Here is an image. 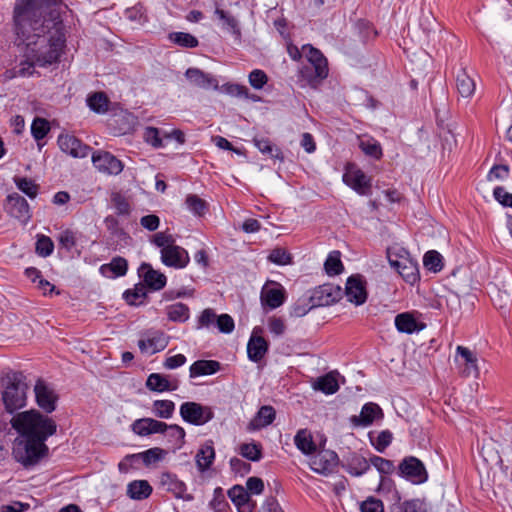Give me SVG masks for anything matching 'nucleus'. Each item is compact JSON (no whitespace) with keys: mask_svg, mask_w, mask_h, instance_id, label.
Listing matches in <instances>:
<instances>
[{"mask_svg":"<svg viewBox=\"0 0 512 512\" xmlns=\"http://www.w3.org/2000/svg\"><path fill=\"white\" fill-rule=\"evenodd\" d=\"M13 19L16 41L24 46V57L38 67L59 62L66 43L60 5L54 0H17Z\"/></svg>","mask_w":512,"mask_h":512,"instance_id":"f257e3e1","label":"nucleus"},{"mask_svg":"<svg viewBox=\"0 0 512 512\" xmlns=\"http://www.w3.org/2000/svg\"><path fill=\"white\" fill-rule=\"evenodd\" d=\"M10 423L18 434L26 435L44 443L57 431L56 422L36 409L16 413Z\"/></svg>","mask_w":512,"mask_h":512,"instance_id":"f03ea898","label":"nucleus"},{"mask_svg":"<svg viewBox=\"0 0 512 512\" xmlns=\"http://www.w3.org/2000/svg\"><path fill=\"white\" fill-rule=\"evenodd\" d=\"M48 452L46 443L26 435L18 434L13 442V458L25 468L37 465Z\"/></svg>","mask_w":512,"mask_h":512,"instance_id":"7ed1b4c3","label":"nucleus"},{"mask_svg":"<svg viewBox=\"0 0 512 512\" xmlns=\"http://www.w3.org/2000/svg\"><path fill=\"white\" fill-rule=\"evenodd\" d=\"M307 64L300 68V77L313 88H316L329 73L328 62L323 53L310 44L302 46Z\"/></svg>","mask_w":512,"mask_h":512,"instance_id":"20e7f679","label":"nucleus"},{"mask_svg":"<svg viewBox=\"0 0 512 512\" xmlns=\"http://www.w3.org/2000/svg\"><path fill=\"white\" fill-rule=\"evenodd\" d=\"M28 385L22 373H15L8 378L2 392L5 410L13 414L27 404Z\"/></svg>","mask_w":512,"mask_h":512,"instance_id":"39448f33","label":"nucleus"},{"mask_svg":"<svg viewBox=\"0 0 512 512\" xmlns=\"http://www.w3.org/2000/svg\"><path fill=\"white\" fill-rule=\"evenodd\" d=\"M37 406L46 414L53 413L59 401V395L54 386L43 378H37L33 388Z\"/></svg>","mask_w":512,"mask_h":512,"instance_id":"423d86ee","label":"nucleus"},{"mask_svg":"<svg viewBox=\"0 0 512 512\" xmlns=\"http://www.w3.org/2000/svg\"><path fill=\"white\" fill-rule=\"evenodd\" d=\"M179 413L185 422L195 426H202L214 417L211 407L192 401L182 403Z\"/></svg>","mask_w":512,"mask_h":512,"instance_id":"0eeeda50","label":"nucleus"},{"mask_svg":"<svg viewBox=\"0 0 512 512\" xmlns=\"http://www.w3.org/2000/svg\"><path fill=\"white\" fill-rule=\"evenodd\" d=\"M343 182L359 195L367 196L371 192V178L354 164L346 166Z\"/></svg>","mask_w":512,"mask_h":512,"instance_id":"6e6552de","label":"nucleus"},{"mask_svg":"<svg viewBox=\"0 0 512 512\" xmlns=\"http://www.w3.org/2000/svg\"><path fill=\"white\" fill-rule=\"evenodd\" d=\"M399 475L413 484L427 481L428 473L422 461L414 456L405 457L398 467Z\"/></svg>","mask_w":512,"mask_h":512,"instance_id":"1a4fd4ad","label":"nucleus"},{"mask_svg":"<svg viewBox=\"0 0 512 512\" xmlns=\"http://www.w3.org/2000/svg\"><path fill=\"white\" fill-rule=\"evenodd\" d=\"M169 343V336L159 330H148L141 334L138 347L143 354H155L164 350Z\"/></svg>","mask_w":512,"mask_h":512,"instance_id":"9d476101","label":"nucleus"},{"mask_svg":"<svg viewBox=\"0 0 512 512\" xmlns=\"http://www.w3.org/2000/svg\"><path fill=\"white\" fill-rule=\"evenodd\" d=\"M342 296L343 291L339 285L326 283L313 291L310 300L313 306H329L339 301Z\"/></svg>","mask_w":512,"mask_h":512,"instance_id":"9b49d317","label":"nucleus"},{"mask_svg":"<svg viewBox=\"0 0 512 512\" xmlns=\"http://www.w3.org/2000/svg\"><path fill=\"white\" fill-rule=\"evenodd\" d=\"M338 455L331 450H323L310 458V468L321 475L328 476L332 474L338 465Z\"/></svg>","mask_w":512,"mask_h":512,"instance_id":"f8f14e48","label":"nucleus"},{"mask_svg":"<svg viewBox=\"0 0 512 512\" xmlns=\"http://www.w3.org/2000/svg\"><path fill=\"white\" fill-rule=\"evenodd\" d=\"M92 163L99 172L110 175L120 174L124 167L122 162L113 154L101 150L92 154Z\"/></svg>","mask_w":512,"mask_h":512,"instance_id":"ddd939ff","label":"nucleus"},{"mask_svg":"<svg viewBox=\"0 0 512 512\" xmlns=\"http://www.w3.org/2000/svg\"><path fill=\"white\" fill-rule=\"evenodd\" d=\"M57 143L62 152L74 158H84L91 150L90 146L71 134H60Z\"/></svg>","mask_w":512,"mask_h":512,"instance_id":"4468645a","label":"nucleus"},{"mask_svg":"<svg viewBox=\"0 0 512 512\" xmlns=\"http://www.w3.org/2000/svg\"><path fill=\"white\" fill-rule=\"evenodd\" d=\"M345 295L347 300L357 306L362 305L367 300L366 282L359 274L351 275L345 286Z\"/></svg>","mask_w":512,"mask_h":512,"instance_id":"2eb2a0df","label":"nucleus"},{"mask_svg":"<svg viewBox=\"0 0 512 512\" xmlns=\"http://www.w3.org/2000/svg\"><path fill=\"white\" fill-rule=\"evenodd\" d=\"M161 261L165 266L182 269L188 265L190 257L183 247L174 244L161 250Z\"/></svg>","mask_w":512,"mask_h":512,"instance_id":"dca6fc26","label":"nucleus"},{"mask_svg":"<svg viewBox=\"0 0 512 512\" xmlns=\"http://www.w3.org/2000/svg\"><path fill=\"white\" fill-rule=\"evenodd\" d=\"M389 263L407 283L413 285L419 281V269L415 261L408 257H400L399 259L389 257Z\"/></svg>","mask_w":512,"mask_h":512,"instance_id":"f3484780","label":"nucleus"},{"mask_svg":"<svg viewBox=\"0 0 512 512\" xmlns=\"http://www.w3.org/2000/svg\"><path fill=\"white\" fill-rule=\"evenodd\" d=\"M160 486L163 490L172 493L178 499H182L184 501L193 500V496L186 492V484L172 473L166 472L161 474Z\"/></svg>","mask_w":512,"mask_h":512,"instance_id":"a211bd4d","label":"nucleus"},{"mask_svg":"<svg viewBox=\"0 0 512 512\" xmlns=\"http://www.w3.org/2000/svg\"><path fill=\"white\" fill-rule=\"evenodd\" d=\"M379 418H383V411L380 406L376 403L368 402L362 406L359 415L350 417V423L354 427H368Z\"/></svg>","mask_w":512,"mask_h":512,"instance_id":"6ab92c4d","label":"nucleus"},{"mask_svg":"<svg viewBox=\"0 0 512 512\" xmlns=\"http://www.w3.org/2000/svg\"><path fill=\"white\" fill-rule=\"evenodd\" d=\"M185 77L190 82L191 85L208 90V89H218V80L211 74L202 71L199 68H188L185 71Z\"/></svg>","mask_w":512,"mask_h":512,"instance_id":"aec40b11","label":"nucleus"},{"mask_svg":"<svg viewBox=\"0 0 512 512\" xmlns=\"http://www.w3.org/2000/svg\"><path fill=\"white\" fill-rule=\"evenodd\" d=\"M6 210L11 216L23 223H26L30 219L28 202L17 193L7 197Z\"/></svg>","mask_w":512,"mask_h":512,"instance_id":"412c9836","label":"nucleus"},{"mask_svg":"<svg viewBox=\"0 0 512 512\" xmlns=\"http://www.w3.org/2000/svg\"><path fill=\"white\" fill-rule=\"evenodd\" d=\"M179 382L175 378L160 373H152L146 380V387L153 392L163 393L178 389Z\"/></svg>","mask_w":512,"mask_h":512,"instance_id":"4be33fe9","label":"nucleus"},{"mask_svg":"<svg viewBox=\"0 0 512 512\" xmlns=\"http://www.w3.org/2000/svg\"><path fill=\"white\" fill-rule=\"evenodd\" d=\"M343 468L352 476H362L370 469V459L367 460L364 456L351 452L343 459Z\"/></svg>","mask_w":512,"mask_h":512,"instance_id":"5701e85b","label":"nucleus"},{"mask_svg":"<svg viewBox=\"0 0 512 512\" xmlns=\"http://www.w3.org/2000/svg\"><path fill=\"white\" fill-rule=\"evenodd\" d=\"M167 424L153 418H141L135 420L132 425V431L139 436H148L156 433H164Z\"/></svg>","mask_w":512,"mask_h":512,"instance_id":"b1692460","label":"nucleus"},{"mask_svg":"<svg viewBox=\"0 0 512 512\" xmlns=\"http://www.w3.org/2000/svg\"><path fill=\"white\" fill-rule=\"evenodd\" d=\"M456 354L461 358L460 364L463 366L461 371L462 375L466 377H478L479 368L476 354L464 346H457Z\"/></svg>","mask_w":512,"mask_h":512,"instance_id":"393cba45","label":"nucleus"},{"mask_svg":"<svg viewBox=\"0 0 512 512\" xmlns=\"http://www.w3.org/2000/svg\"><path fill=\"white\" fill-rule=\"evenodd\" d=\"M139 275L143 278L145 284L154 291L161 290L165 287L167 278L158 270H154L148 263H143L139 267Z\"/></svg>","mask_w":512,"mask_h":512,"instance_id":"a878e982","label":"nucleus"},{"mask_svg":"<svg viewBox=\"0 0 512 512\" xmlns=\"http://www.w3.org/2000/svg\"><path fill=\"white\" fill-rule=\"evenodd\" d=\"M276 417L275 409L270 405L260 407L256 415L248 424V429L257 431L273 423Z\"/></svg>","mask_w":512,"mask_h":512,"instance_id":"bb28decb","label":"nucleus"},{"mask_svg":"<svg viewBox=\"0 0 512 512\" xmlns=\"http://www.w3.org/2000/svg\"><path fill=\"white\" fill-rule=\"evenodd\" d=\"M215 459V450L211 440L206 441L198 450L195 456L199 471L204 472L211 467Z\"/></svg>","mask_w":512,"mask_h":512,"instance_id":"cd10ccee","label":"nucleus"},{"mask_svg":"<svg viewBox=\"0 0 512 512\" xmlns=\"http://www.w3.org/2000/svg\"><path fill=\"white\" fill-rule=\"evenodd\" d=\"M267 350V341L263 337L253 334L247 344L248 358L253 362H259L265 356Z\"/></svg>","mask_w":512,"mask_h":512,"instance_id":"c85d7f7f","label":"nucleus"},{"mask_svg":"<svg viewBox=\"0 0 512 512\" xmlns=\"http://www.w3.org/2000/svg\"><path fill=\"white\" fill-rule=\"evenodd\" d=\"M396 329L401 333L412 334L424 328L410 313H401L395 317Z\"/></svg>","mask_w":512,"mask_h":512,"instance_id":"c756f323","label":"nucleus"},{"mask_svg":"<svg viewBox=\"0 0 512 512\" xmlns=\"http://www.w3.org/2000/svg\"><path fill=\"white\" fill-rule=\"evenodd\" d=\"M294 444L304 455H312L317 449L312 434L308 429H300L297 431L294 436Z\"/></svg>","mask_w":512,"mask_h":512,"instance_id":"7c9ffc66","label":"nucleus"},{"mask_svg":"<svg viewBox=\"0 0 512 512\" xmlns=\"http://www.w3.org/2000/svg\"><path fill=\"white\" fill-rule=\"evenodd\" d=\"M285 299L282 287H264L261 292V301L271 309L281 306Z\"/></svg>","mask_w":512,"mask_h":512,"instance_id":"2f4dec72","label":"nucleus"},{"mask_svg":"<svg viewBox=\"0 0 512 512\" xmlns=\"http://www.w3.org/2000/svg\"><path fill=\"white\" fill-rule=\"evenodd\" d=\"M24 58L25 59L14 68L5 71V80H11L16 77H31L35 74V67L38 65L32 59H28L27 57Z\"/></svg>","mask_w":512,"mask_h":512,"instance_id":"473e14b6","label":"nucleus"},{"mask_svg":"<svg viewBox=\"0 0 512 512\" xmlns=\"http://www.w3.org/2000/svg\"><path fill=\"white\" fill-rule=\"evenodd\" d=\"M220 370V363L215 360H197L189 369L190 377L212 375Z\"/></svg>","mask_w":512,"mask_h":512,"instance_id":"72a5a7b5","label":"nucleus"},{"mask_svg":"<svg viewBox=\"0 0 512 512\" xmlns=\"http://www.w3.org/2000/svg\"><path fill=\"white\" fill-rule=\"evenodd\" d=\"M152 491V486L147 480H134L127 485V496L133 500H144Z\"/></svg>","mask_w":512,"mask_h":512,"instance_id":"f704fd0d","label":"nucleus"},{"mask_svg":"<svg viewBox=\"0 0 512 512\" xmlns=\"http://www.w3.org/2000/svg\"><path fill=\"white\" fill-rule=\"evenodd\" d=\"M255 147L262 153L269 155L271 158L283 161L284 156L280 148L272 144V142L262 136H255L252 140Z\"/></svg>","mask_w":512,"mask_h":512,"instance_id":"c9c22d12","label":"nucleus"},{"mask_svg":"<svg viewBox=\"0 0 512 512\" xmlns=\"http://www.w3.org/2000/svg\"><path fill=\"white\" fill-rule=\"evenodd\" d=\"M214 14L222 22V27L224 29L230 31L236 37L241 36L239 21L236 17L231 15L229 12L219 8L217 5Z\"/></svg>","mask_w":512,"mask_h":512,"instance_id":"e433bc0d","label":"nucleus"},{"mask_svg":"<svg viewBox=\"0 0 512 512\" xmlns=\"http://www.w3.org/2000/svg\"><path fill=\"white\" fill-rule=\"evenodd\" d=\"M127 269V260L122 257H114L109 264H104L100 267V271L103 275L110 276L109 273H111L113 277L124 276Z\"/></svg>","mask_w":512,"mask_h":512,"instance_id":"4c0bfd02","label":"nucleus"},{"mask_svg":"<svg viewBox=\"0 0 512 512\" xmlns=\"http://www.w3.org/2000/svg\"><path fill=\"white\" fill-rule=\"evenodd\" d=\"M166 315L170 321L184 323L190 317L189 307L181 302L166 307Z\"/></svg>","mask_w":512,"mask_h":512,"instance_id":"58836bf2","label":"nucleus"},{"mask_svg":"<svg viewBox=\"0 0 512 512\" xmlns=\"http://www.w3.org/2000/svg\"><path fill=\"white\" fill-rule=\"evenodd\" d=\"M313 388L327 395H331L338 391L339 384L336 376L333 373H328L324 376L319 377L315 381Z\"/></svg>","mask_w":512,"mask_h":512,"instance_id":"ea45409f","label":"nucleus"},{"mask_svg":"<svg viewBox=\"0 0 512 512\" xmlns=\"http://www.w3.org/2000/svg\"><path fill=\"white\" fill-rule=\"evenodd\" d=\"M475 87L474 80L465 71L458 73L456 77V88L462 97L468 98L472 96L475 92Z\"/></svg>","mask_w":512,"mask_h":512,"instance_id":"a19ab883","label":"nucleus"},{"mask_svg":"<svg viewBox=\"0 0 512 512\" xmlns=\"http://www.w3.org/2000/svg\"><path fill=\"white\" fill-rule=\"evenodd\" d=\"M164 454L165 452L163 449L154 447L138 454L127 455L125 457V460L129 461L132 459H141L143 463L148 466L151 465L152 463L160 461L163 458Z\"/></svg>","mask_w":512,"mask_h":512,"instance_id":"79ce46f5","label":"nucleus"},{"mask_svg":"<svg viewBox=\"0 0 512 512\" xmlns=\"http://www.w3.org/2000/svg\"><path fill=\"white\" fill-rule=\"evenodd\" d=\"M368 436L371 445L380 453H383L393 440V433L390 430H382L376 437L373 432H369Z\"/></svg>","mask_w":512,"mask_h":512,"instance_id":"37998d69","label":"nucleus"},{"mask_svg":"<svg viewBox=\"0 0 512 512\" xmlns=\"http://www.w3.org/2000/svg\"><path fill=\"white\" fill-rule=\"evenodd\" d=\"M168 39L183 48H195L199 45L198 39L186 32H171L168 35Z\"/></svg>","mask_w":512,"mask_h":512,"instance_id":"c03bdc74","label":"nucleus"},{"mask_svg":"<svg viewBox=\"0 0 512 512\" xmlns=\"http://www.w3.org/2000/svg\"><path fill=\"white\" fill-rule=\"evenodd\" d=\"M175 411V403L171 400H155L152 405V412L156 417L169 419Z\"/></svg>","mask_w":512,"mask_h":512,"instance_id":"a18cd8bd","label":"nucleus"},{"mask_svg":"<svg viewBox=\"0 0 512 512\" xmlns=\"http://www.w3.org/2000/svg\"><path fill=\"white\" fill-rule=\"evenodd\" d=\"M339 251H332L329 253L325 263L324 269L329 276H335L343 271V263L340 258Z\"/></svg>","mask_w":512,"mask_h":512,"instance_id":"49530a36","label":"nucleus"},{"mask_svg":"<svg viewBox=\"0 0 512 512\" xmlns=\"http://www.w3.org/2000/svg\"><path fill=\"white\" fill-rule=\"evenodd\" d=\"M239 453L242 457L257 462L262 459V446L259 443H243L239 447Z\"/></svg>","mask_w":512,"mask_h":512,"instance_id":"de8ad7c7","label":"nucleus"},{"mask_svg":"<svg viewBox=\"0 0 512 512\" xmlns=\"http://www.w3.org/2000/svg\"><path fill=\"white\" fill-rule=\"evenodd\" d=\"M423 264L429 271L437 273L443 268V257L439 252L430 250L425 253L423 257Z\"/></svg>","mask_w":512,"mask_h":512,"instance_id":"09e8293b","label":"nucleus"},{"mask_svg":"<svg viewBox=\"0 0 512 512\" xmlns=\"http://www.w3.org/2000/svg\"><path fill=\"white\" fill-rule=\"evenodd\" d=\"M164 433L169 439V441L172 442L178 448L182 447V445L185 442V430L183 427L177 424H167Z\"/></svg>","mask_w":512,"mask_h":512,"instance_id":"8fccbe9b","label":"nucleus"},{"mask_svg":"<svg viewBox=\"0 0 512 512\" xmlns=\"http://www.w3.org/2000/svg\"><path fill=\"white\" fill-rule=\"evenodd\" d=\"M87 105L96 113H104L108 109V98L102 92H96L87 98Z\"/></svg>","mask_w":512,"mask_h":512,"instance_id":"3c124183","label":"nucleus"},{"mask_svg":"<svg viewBox=\"0 0 512 512\" xmlns=\"http://www.w3.org/2000/svg\"><path fill=\"white\" fill-rule=\"evenodd\" d=\"M17 188L26 194L29 198L33 199L38 194V185L34 181L26 177H16L14 179Z\"/></svg>","mask_w":512,"mask_h":512,"instance_id":"603ef678","label":"nucleus"},{"mask_svg":"<svg viewBox=\"0 0 512 512\" xmlns=\"http://www.w3.org/2000/svg\"><path fill=\"white\" fill-rule=\"evenodd\" d=\"M268 260L276 265L285 266L292 263V255L284 248H275L268 255Z\"/></svg>","mask_w":512,"mask_h":512,"instance_id":"864d4df0","label":"nucleus"},{"mask_svg":"<svg viewBox=\"0 0 512 512\" xmlns=\"http://www.w3.org/2000/svg\"><path fill=\"white\" fill-rule=\"evenodd\" d=\"M359 147L368 156H371L375 159H380L382 157L381 145L374 139L361 140Z\"/></svg>","mask_w":512,"mask_h":512,"instance_id":"5fc2aeb1","label":"nucleus"},{"mask_svg":"<svg viewBox=\"0 0 512 512\" xmlns=\"http://www.w3.org/2000/svg\"><path fill=\"white\" fill-rule=\"evenodd\" d=\"M228 496L231 501L238 507L245 505L250 497L248 491L239 485L232 487L228 491Z\"/></svg>","mask_w":512,"mask_h":512,"instance_id":"6e6d98bb","label":"nucleus"},{"mask_svg":"<svg viewBox=\"0 0 512 512\" xmlns=\"http://www.w3.org/2000/svg\"><path fill=\"white\" fill-rule=\"evenodd\" d=\"M370 465H373L382 475L391 474L395 469L394 463L391 460L382 458L377 455H373L370 458Z\"/></svg>","mask_w":512,"mask_h":512,"instance_id":"4d7b16f0","label":"nucleus"},{"mask_svg":"<svg viewBox=\"0 0 512 512\" xmlns=\"http://www.w3.org/2000/svg\"><path fill=\"white\" fill-rule=\"evenodd\" d=\"M50 130L49 122L44 118H35L31 125L32 136L36 140L43 139Z\"/></svg>","mask_w":512,"mask_h":512,"instance_id":"13d9d810","label":"nucleus"},{"mask_svg":"<svg viewBox=\"0 0 512 512\" xmlns=\"http://www.w3.org/2000/svg\"><path fill=\"white\" fill-rule=\"evenodd\" d=\"M144 140L154 148L164 147L163 138L160 136V130L155 127H146L144 130Z\"/></svg>","mask_w":512,"mask_h":512,"instance_id":"bf43d9fd","label":"nucleus"},{"mask_svg":"<svg viewBox=\"0 0 512 512\" xmlns=\"http://www.w3.org/2000/svg\"><path fill=\"white\" fill-rule=\"evenodd\" d=\"M216 319L217 315L215 311L211 308H206L198 317L196 329L209 328L210 326L215 325Z\"/></svg>","mask_w":512,"mask_h":512,"instance_id":"052dcab7","label":"nucleus"},{"mask_svg":"<svg viewBox=\"0 0 512 512\" xmlns=\"http://www.w3.org/2000/svg\"><path fill=\"white\" fill-rule=\"evenodd\" d=\"M215 325L219 332L224 334L232 333L235 328L234 320L229 314H221L217 316Z\"/></svg>","mask_w":512,"mask_h":512,"instance_id":"680f3d73","label":"nucleus"},{"mask_svg":"<svg viewBox=\"0 0 512 512\" xmlns=\"http://www.w3.org/2000/svg\"><path fill=\"white\" fill-rule=\"evenodd\" d=\"M186 205L195 215L201 216L205 213L206 203L196 195H189L186 198Z\"/></svg>","mask_w":512,"mask_h":512,"instance_id":"e2e57ef3","label":"nucleus"},{"mask_svg":"<svg viewBox=\"0 0 512 512\" xmlns=\"http://www.w3.org/2000/svg\"><path fill=\"white\" fill-rule=\"evenodd\" d=\"M53 249L54 244L49 237L42 235L38 238L36 242V253L39 256L47 257L52 254Z\"/></svg>","mask_w":512,"mask_h":512,"instance_id":"0e129e2a","label":"nucleus"},{"mask_svg":"<svg viewBox=\"0 0 512 512\" xmlns=\"http://www.w3.org/2000/svg\"><path fill=\"white\" fill-rule=\"evenodd\" d=\"M248 80H249V84L254 89L259 90V89H262L264 87V85L267 83L268 77L263 70L255 69L250 72V74L248 76Z\"/></svg>","mask_w":512,"mask_h":512,"instance_id":"69168bd1","label":"nucleus"},{"mask_svg":"<svg viewBox=\"0 0 512 512\" xmlns=\"http://www.w3.org/2000/svg\"><path fill=\"white\" fill-rule=\"evenodd\" d=\"M112 202L114 204L115 211L118 215H129L131 211L130 204L126 200L125 197H123L119 193H115L112 196Z\"/></svg>","mask_w":512,"mask_h":512,"instance_id":"338daca9","label":"nucleus"},{"mask_svg":"<svg viewBox=\"0 0 512 512\" xmlns=\"http://www.w3.org/2000/svg\"><path fill=\"white\" fill-rule=\"evenodd\" d=\"M361 512H384V506L381 500L369 497L360 505Z\"/></svg>","mask_w":512,"mask_h":512,"instance_id":"774afa93","label":"nucleus"}]
</instances>
